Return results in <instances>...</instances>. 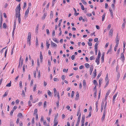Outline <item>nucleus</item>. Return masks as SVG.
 <instances>
[{
    "label": "nucleus",
    "mask_w": 126,
    "mask_h": 126,
    "mask_svg": "<svg viewBox=\"0 0 126 126\" xmlns=\"http://www.w3.org/2000/svg\"><path fill=\"white\" fill-rule=\"evenodd\" d=\"M21 10L20 4V3L17 6L16 9V12H20Z\"/></svg>",
    "instance_id": "1"
},
{
    "label": "nucleus",
    "mask_w": 126,
    "mask_h": 126,
    "mask_svg": "<svg viewBox=\"0 0 126 126\" xmlns=\"http://www.w3.org/2000/svg\"><path fill=\"white\" fill-rule=\"evenodd\" d=\"M30 7H28L26 12H25V16H24V17H25V19H26L27 17L28 16V15L29 13V10Z\"/></svg>",
    "instance_id": "2"
},
{
    "label": "nucleus",
    "mask_w": 126,
    "mask_h": 126,
    "mask_svg": "<svg viewBox=\"0 0 126 126\" xmlns=\"http://www.w3.org/2000/svg\"><path fill=\"white\" fill-rule=\"evenodd\" d=\"M96 88V87H94L93 90V91L94 92V96L96 98V94L97 92Z\"/></svg>",
    "instance_id": "3"
},
{
    "label": "nucleus",
    "mask_w": 126,
    "mask_h": 126,
    "mask_svg": "<svg viewBox=\"0 0 126 126\" xmlns=\"http://www.w3.org/2000/svg\"><path fill=\"white\" fill-rule=\"evenodd\" d=\"M31 34L30 32H29L28 34L27 41H31Z\"/></svg>",
    "instance_id": "4"
},
{
    "label": "nucleus",
    "mask_w": 126,
    "mask_h": 126,
    "mask_svg": "<svg viewBox=\"0 0 126 126\" xmlns=\"http://www.w3.org/2000/svg\"><path fill=\"white\" fill-rule=\"evenodd\" d=\"M94 66L93 65H91L90 67V74L91 75L92 74V71L93 69Z\"/></svg>",
    "instance_id": "5"
},
{
    "label": "nucleus",
    "mask_w": 126,
    "mask_h": 126,
    "mask_svg": "<svg viewBox=\"0 0 126 126\" xmlns=\"http://www.w3.org/2000/svg\"><path fill=\"white\" fill-rule=\"evenodd\" d=\"M27 88L26 87H25L24 88V90H22V93L21 94V95L23 96H25V91L26 92V91Z\"/></svg>",
    "instance_id": "6"
},
{
    "label": "nucleus",
    "mask_w": 126,
    "mask_h": 126,
    "mask_svg": "<svg viewBox=\"0 0 126 126\" xmlns=\"http://www.w3.org/2000/svg\"><path fill=\"white\" fill-rule=\"evenodd\" d=\"M106 115V110H105L104 111V112L103 114V115L102 118V120L103 121L105 118V117Z\"/></svg>",
    "instance_id": "7"
},
{
    "label": "nucleus",
    "mask_w": 126,
    "mask_h": 126,
    "mask_svg": "<svg viewBox=\"0 0 126 126\" xmlns=\"http://www.w3.org/2000/svg\"><path fill=\"white\" fill-rule=\"evenodd\" d=\"M20 12H16V18L20 17Z\"/></svg>",
    "instance_id": "8"
},
{
    "label": "nucleus",
    "mask_w": 126,
    "mask_h": 126,
    "mask_svg": "<svg viewBox=\"0 0 126 126\" xmlns=\"http://www.w3.org/2000/svg\"><path fill=\"white\" fill-rule=\"evenodd\" d=\"M109 11L110 14L111 16L113 17V13L111 8H109Z\"/></svg>",
    "instance_id": "9"
},
{
    "label": "nucleus",
    "mask_w": 126,
    "mask_h": 126,
    "mask_svg": "<svg viewBox=\"0 0 126 126\" xmlns=\"http://www.w3.org/2000/svg\"><path fill=\"white\" fill-rule=\"evenodd\" d=\"M116 40V43H119V38H118V33H117L116 36L115 38Z\"/></svg>",
    "instance_id": "10"
},
{
    "label": "nucleus",
    "mask_w": 126,
    "mask_h": 126,
    "mask_svg": "<svg viewBox=\"0 0 126 126\" xmlns=\"http://www.w3.org/2000/svg\"><path fill=\"white\" fill-rule=\"evenodd\" d=\"M124 51L121 54V58H122V61H124L125 60V57L124 56Z\"/></svg>",
    "instance_id": "11"
},
{
    "label": "nucleus",
    "mask_w": 126,
    "mask_h": 126,
    "mask_svg": "<svg viewBox=\"0 0 126 126\" xmlns=\"http://www.w3.org/2000/svg\"><path fill=\"white\" fill-rule=\"evenodd\" d=\"M104 102L102 101V103L101 104V112H102L103 109V108L104 107Z\"/></svg>",
    "instance_id": "12"
},
{
    "label": "nucleus",
    "mask_w": 126,
    "mask_h": 126,
    "mask_svg": "<svg viewBox=\"0 0 126 126\" xmlns=\"http://www.w3.org/2000/svg\"><path fill=\"white\" fill-rule=\"evenodd\" d=\"M117 93H116L113 97V103H114L115 102V98L116 97V96H117Z\"/></svg>",
    "instance_id": "13"
},
{
    "label": "nucleus",
    "mask_w": 126,
    "mask_h": 126,
    "mask_svg": "<svg viewBox=\"0 0 126 126\" xmlns=\"http://www.w3.org/2000/svg\"><path fill=\"white\" fill-rule=\"evenodd\" d=\"M51 45L54 47H56L57 45L55 43L53 42L52 41L51 42Z\"/></svg>",
    "instance_id": "14"
},
{
    "label": "nucleus",
    "mask_w": 126,
    "mask_h": 126,
    "mask_svg": "<svg viewBox=\"0 0 126 126\" xmlns=\"http://www.w3.org/2000/svg\"><path fill=\"white\" fill-rule=\"evenodd\" d=\"M54 93V96H56L57 94L58 93L57 91L56 90L55 88H54L53 89Z\"/></svg>",
    "instance_id": "15"
},
{
    "label": "nucleus",
    "mask_w": 126,
    "mask_h": 126,
    "mask_svg": "<svg viewBox=\"0 0 126 126\" xmlns=\"http://www.w3.org/2000/svg\"><path fill=\"white\" fill-rule=\"evenodd\" d=\"M80 108L78 110L77 114V116H78L79 115V116H80H80H81V113L80 112Z\"/></svg>",
    "instance_id": "16"
},
{
    "label": "nucleus",
    "mask_w": 126,
    "mask_h": 126,
    "mask_svg": "<svg viewBox=\"0 0 126 126\" xmlns=\"http://www.w3.org/2000/svg\"><path fill=\"white\" fill-rule=\"evenodd\" d=\"M113 31L112 29H110L109 33V34L111 36H112L113 35Z\"/></svg>",
    "instance_id": "17"
},
{
    "label": "nucleus",
    "mask_w": 126,
    "mask_h": 126,
    "mask_svg": "<svg viewBox=\"0 0 126 126\" xmlns=\"http://www.w3.org/2000/svg\"><path fill=\"white\" fill-rule=\"evenodd\" d=\"M99 60L100 59L96 58L95 60V62L96 63L97 65L99 64Z\"/></svg>",
    "instance_id": "18"
},
{
    "label": "nucleus",
    "mask_w": 126,
    "mask_h": 126,
    "mask_svg": "<svg viewBox=\"0 0 126 126\" xmlns=\"http://www.w3.org/2000/svg\"><path fill=\"white\" fill-rule=\"evenodd\" d=\"M47 94H48L49 95V96H51V95L52 94V93L49 90H47Z\"/></svg>",
    "instance_id": "19"
},
{
    "label": "nucleus",
    "mask_w": 126,
    "mask_h": 126,
    "mask_svg": "<svg viewBox=\"0 0 126 126\" xmlns=\"http://www.w3.org/2000/svg\"><path fill=\"white\" fill-rule=\"evenodd\" d=\"M76 99L77 100H78L79 97V94L78 92L76 93Z\"/></svg>",
    "instance_id": "20"
},
{
    "label": "nucleus",
    "mask_w": 126,
    "mask_h": 126,
    "mask_svg": "<svg viewBox=\"0 0 126 126\" xmlns=\"http://www.w3.org/2000/svg\"><path fill=\"white\" fill-rule=\"evenodd\" d=\"M98 45V43L97 42H96L95 45L94 46V48L95 49H98V47L97 46Z\"/></svg>",
    "instance_id": "21"
},
{
    "label": "nucleus",
    "mask_w": 126,
    "mask_h": 126,
    "mask_svg": "<svg viewBox=\"0 0 126 126\" xmlns=\"http://www.w3.org/2000/svg\"><path fill=\"white\" fill-rule=\"evenodd\" d=\"M36 46H37L38 45V38L37 37H36Z\"/></svg>",
    "instance_id": "22"
},
{
    "label": "nucleus",
    "mask_w": 126,
    "mask_h": 126,
    "mask_svg": "<svg viewBox=\"0 0 126 126\" xmlns=\"http://www.w3.org/2000/svg\"><path fill=\"white\" fill-rule=\"evenodd\" d=\"M83 86L84 87L85 86H86V82L85 80V79H84L83 80Z\"/></svg>",
    "instance_id": "23"
},
{
    "label": "nucleus",
    "mask_w": 126,
    "mask_h": 126,
    "mask_svg": "<svg viewBox=\"0 0 126 126\" xmlns=\"http://www.w3.org/2000/svg\"><path fill=\"white\" fill-rule=\"evenodd\" d=\"M17 116L19 117H23L22 114L21 113H19L17 115Z\"/></svg>",
    "instance_id": "24"
},
{
    "label": "nucleus",
    "mask_w": 126,
    "mask_h": 126,
    "mask_svg": "<svg viewBox=\"0 0 126 126\" xmlns=\"http://www.w3.org/2000/svg\"><path fill=\"white\" fill-rule=\"evenodd\" d=\"M85 65L86 67L88 68L89 67V65L88 63H86L85 64Z\"/></svg>",
    "instance_id": "25"
},
{
    "label": "nucleus",
    "mask_w": 126,
    "mask_h": 126,
    "mask_svg": "<svg viewBox=\"0 0 126 126\" xmlns=\"http://www.w3.org/2000/svg\"><path fill=\"white\" fill-rule=\"evenodd\" d=\"M106 14L105 13L102 16V21H103L105 17V16Z\"/></svg>",
    "instance_id": "26"
},
{
    "label": "nucleus",
    "mask_w": 126,
    "mask_h": 126,
    "mask_svg": "<svg viewBox=\"0 0 126 126\" xmlns=\"http://www.w3.org/2000/svg\"><path fill=\"white\" fill-rule=\"evenodd\" d=\"M53 40L56 43H58L59 42V41L58 40H57L56 38H53Z\"/></svg>",
    "instance_id": "27"
},
{
    "label": "nucleus",
    "mask_w": 126,
    "mask_h": 126,
    "mask_svg": "<svg viewBox=\"0 0 126 126\" xmlns=\"http://www.w3.org/2000/svg\"><path fill=\"white\" fill-rule=\"evenodd\" d=\"M3 28L4 29H6L7 27L6 24L5 23H4L3 24Z\"/></svg>",
    "instance_id": "28"
},
{
    "label": "nucleus",
    "mask_w": 126,
    "mask_h": 126,
    "mask_svg": "<svg viewBox=\"0 0 126 126\" xmlns=\"http://www.w3.org/2000/svg\"><path fill=\"white\" fill-rule=\"evenodd\" d=\"M85 0H81V1L83 4L84 5H86L87 4V2L85 1Z\"/></svg>",
    "instance_id": "29"
},
{
    "label": "nucleus",
    "mask_w": 126,
    "mask_h": 126,
    "mask_svg": "<svg viewBox=\"0 0 126 126\" xmlns=\"http://www.w3.org/2000/svg\"><path fill=\"white\" fill-rule=\"evenodd\" d=\"M3 21V19L2 17V15L0 16V24L1 25L2 24V22Z\"/></svg>",
    "instance_id": "30"
},
{
    "label": "nucleus",
    "mask_w": 126,
    "mask_h": 126,
    "mask_svg": "<svg viewBox=\"0 0 126 126\" xmlns=\"http://www.w3.org/2000/svg\"><path fill=\"white\" fill-rule=\"evenodd\" d=\"M120 77V73L118 72V73L117 75V80H118V79H119Z\"/></svg>",
    "instance_id": "31"
},
{
    "label": "nucleus",
    "mask_w": 126,
    "mask_h": 126,
    "mask_svg": "<svg viewBox=\"0 0 126 126\" xmlns=\"http://www.w3.org/2000/svg\"><path fill=\"white\" fill-rule=\"evenodd\" d=\"M47 15L45 13L44 14L43 16L42 17V18L43 19H45L46 16Z\"/></svg>",
    "instance_id": "32"
},
{
    "label": "nucleus",
    "mask_w": 126,
    "mask_h": 126,
    "mask_svg": "<svg viewBox=\"0 0 126 126\" xmlns=\"http://www.w3.org/2000/svg\"><path fill=\"white\" fill-rule=\"evenodd\" d=\"M8 91H6L5 92L4 94L3 95V97H5L7 96V94H8Z\"/></svg>",
    "instance_id": "33"
},
{
    "label": "nucleus",
    "mask_w": 126,
    "mask_h": 126,
    "mask_svg": "<svg viewBox=\"0 0 126 126\" xmlns=\"http://www.w3.org/2000/svg\"><path fill=\"white\" fill-rule=\"evenodd\" d=\"M11 81L6 86V87H10L11 86Z\"/></svg>",
    "instance_id": "34"
},
{
    "label": "nucleus",
    "mask_w": 126,
    "mask_h": 126,
    "mask_svg": "<svg viewBox=\"0 0 126 126\" xmlns=\"http://www.w3.org/2000/svg\"><path fill=\"white\" fill-rule=\"evenodd\" d=\"M46 45L47 47H49L50 45V44L48 43V42L47 41H46Z\"/></svg>",
    "instance_id": "35"
},
{
    "label": "nucleus",
    "mask_w": 126,
    "mask_h": 126,
    "mask_svg": "<svg viewBox=\"0 0 126 126\" xmlns=\"http://www.w3.org/2000/svg\"><path fill=\"white\" fill-rule=\"evenodd\" d=\"M80 117H81L80 115V116H79L78 118V119L77 122H80Z\"/></svg>",
    "instance_id": "36"
},
{
    "label": "nucleus",
    "mask_w": 126,
    "mask_h": 126,
    "mask_svg": "<svg viewBox=\"0 0 126 126\" xmlns=\"http://www.w3.org/2000/svg\"><path fill=\"white\" fill-rule=\"evenodd\" d=\"M110 90H109L108 91H107V92L106 93V96H108L109 95V94L110 93Z\"/></svg>",
    "instance_id": "37"
},
{
    "label": "nucleus",
    "mask_w": 126,
    "mask_h": 126,
    "mask_svg": "<svg viewBox=\"0 0 126 126\" xmlns=\"http://www.w3.org/2000/svg\"><path fill=\"white\" fill-rule=\"evenodd\" d=\"M34 77L35 78H36V72L35 71H33Z\"/></svg>",
    "instance_id": "38"
},
{
    "label": "nucleus",
    "mask_w": 126,
    "mask_h": 126,
    "mask_svg": "<svg viewBox=\"0 0 126 126\" xmlns=\"http://www.w3.org/2000/svg\"><path fill=\"white\" fill-rule=\"evenodd\" d=\"M26 6H27V3H26V2H24V6H23V8H25Z\"/></svg>",
    "instance_id": "39"
},
{
    "label": "nucleus",
    "mask_w": 126,
    "mask_h": 126,
    "mask_svg": "<svg viewBox=\"0 0 126 126\" xmlns=\"http://www.w3.org/2000/svg\"><path fill=\"white\" fill-rule=\"evenodd\" d=\"M17 18L19 23V24H20L21 23V18H20V17H18Z\"/></svg>",
    "instance_id": "40"
},
{
    "label": "nucleus",
    "mask_w": 126,
    "mask_h": 126,
    "mask_svg": "<svg viewBox=\"0 0 126 126\" xmlns=\"http://www.w3.org/2000/svg\"><path fill=\"white\" fill-rule=\"evenodd\" d=\"M88 44L89 46H91L92 45V43L90 42H88Z\"/></svg>",
    "instance_id": "41"
},
{
    "label": "nucleus",
    "mask_w": 126,
    "mask_h": 126,
    "mask_svg": "<svg viewBox=\"0 0 126 126\" xmlns=\"http://www.w3.org/2000/svg\"><path fill=\"white\" fill-rule=\"evenodd\" d=\"M48 64L49 66H51V62L49 60H48Z\"/></svg>",
    "instance_id": "42"
},
{
    "label": "nucleus",
    "mask_w": 126,
    "mask_h": 126,
    "mask_svg": "<svg viewBox=\"0 0 126 126\" xmlns=\"http://www.w3.org/2000/svg\"><path fill=\"white\" fill-rule=\"evenodd\" d=\"M90 60H94L95 59V58L93 56H91L90 57Z\"/></svg>",
    "instance_id": "43"
},
{
    "label": "nucleus",
    "mask_w": 126,
    "mask_h": 126,
    "mask_svg": "<svg viewBox=\"0 0 126 126\" xmlns=\"http://www.w3.org/2000/svg\"><path fill=\"white\" fill-rule=\"evenodd\" d=\"M37 112V109H35L34 110V114H36Z\"/></svg>",
    "instance_id": "44"
},
{
    "label": "nucleus",
    "mask_w": 126,
    "mask_h": 126,
    "mask_svg": "<svg viewBox=\"0 0 126 126\" xmlns=\"http://www.w3.org/2000/svg\"><path fill=\"white\" fill-rule=\"evenodd\" d=\"M125 24H126V23H125V22H124L123 23L122 25V29L124 28H125Z\"/></svg>",
    "instance_id": "45"
},
{
    "label": "nucleus",
    "mask_w": 126,
    "mask_h": 126,
    "mask_svg": "<svg viewBox=\"0 0 126 126\" xmlns=\"http://www.w3.org/2000/svg\"><path fill=\"white\" fill-rule=\"evenodd\" d=\"M40 76V71H39L38 72V74L37 77L39 78Z\"/></svg>",
    "instance_id": "46"
},
{
    "label": "nucleus",
    "mask_w": 126,
    "mask_h": 126,
    "mask_svg": "<svg viewBox=\"0 0 126 126\" xmlns=\"http://www.w3.org/2000/svg\"><path fill=\"white\" fill-rule=\"evenodd\" d=\"M34 118L33 117L32 118V123L33 124H34Z\"/></svg>",
    "instance_id": "47"
},
{
    "label": "nucleus",
    "mask_w": 126,
    "mask_h": 126,
    "mask_svg": "<svg viewBox=\"0 0 126 126\" xmlns=\"http://www.w3.org/2000/svg\"><path fill=\"white\" fill-rule=\"evenodd\" d=\"M94 84L96 85L97 84V82L96 80H94Z\"/></svg>",
    "instance_id": "48"
},
{
    "label": "nucleus",
    "mask_w": 126,
    "mask_h": 126,
    "mask_svg": "<svg viewBox=\"0 0 126 126\" xmlns=\"http://www.w3.org/2000/svg\"><path fill=\"white\" fill-rule=\"evenodd\" d=\"M14 111V110H13L12 109V110L11 111L10 113V115L12 116L13 115V113Z\"/></svg>",
    "instance_id": "49"
},
{
    "label": "nucleus",
    "mask_w": 126,
    "mask_h": 126,
    "mask_svg": "<svg viewBox=\"0 0 126 126\" xmlns=\"http://www.w3.org/2000/svg\"><path fill=\"white\" fill-rule=\"evenodd\" d=\"M55 30H53V31L52 32V36H54L55 35Z\"/></svg>",
    "instance_id": "50"
},
{
    "label": "nucleus",
    "mask_w": 126,
    "mask_h": 126,
    "mask_svg": "<svg viewBox=\"0 0 126 126\" xmlns=\"http://www.w3.org/2000/svg\"><path fill=\"white\" fill-rule=\"evenodd\" d=\"M47 105V102L46 101H45L44 104V107H45Z\"/></svg>",
    "instance_id": "51"
},
{
    "label": "nucleus",
    "mask_w": 126,
    "mask_h": 126,
    "mask_svg": "<svg viewBox=\"0 0 126 126\" xmlns=\"http://www.w3.org/2000/svg\"><path fill=\"white\" fill-rule=\"evenodd\" d=\"M104 55H102L101 57V61L102 62L104 61Z\"/></svg>",
    "instance_id": "52"
},
{
    "label": "nucleus",
    "mask_w": 126,
    "mask_h": 126,
    "mask_svg": "<svg viewBox=\"0 0 126 126\" xmlns=\"http://www.w3.org/2000/svg\"><path fill=\"white\" fill-rule=\"evenodd\" d=\"M107 104V102H106L105 103V105L104 106V110H106V108Z\"/></svg>",
    "instance_id": "53"
},
{
    "label": "nucleus",
    "mask_w": 126,
    "mask_h": 126,
    "mask_svg": "<svg viewBox=\"0 0 126 126\" xmlns=\"http://www.w3.org/2000/svg\"><path fill=\"white\" fill-rule=\"evenodd\" d=\"M46 32H47V34L49 35V34L50 33L49 32V30L48 29H46Z\"/></svg>",
    "instance_id": "54"
},
{
    "label": "nucleus",
    "mask_w": 126,
    "mask_h": 126,
    "mask_svg": "<svg viewBox=\"0 0 126 126\" xmlns=\"http://www.w3.org/2000/svg\"><path fill=\"white\" fill-rule=\"evenodd\" d=\"M58 115V113H57L56 114L55 116L54 119H57V118Z\"/></svg>",
    "instance_id": "55"
},
{
    "label": "nucleus",
    "mask_w": 126,
    "mask_h": 126,
    "mask_svg": "<svg viewBox=\"0 0 126 126\" xmlns=\"http://www.w3.org/2000/svg\"><path fill=\"white\" fill-rule=\"evenodd\" d=\"M123 44V47H124L123 50H124V49H125V47L126 43L124 41Z\"/></svg>",
    "instance_id": "56"
},
{
    "label": "nucleus",
    "mask_w": 126,
    "mask_h": 126,
    "mask_svg": "<svg viewBox=\"0 0 126 126\" xmlns=\"http://www.w3.org/2000/svg\"><path fill=\"white\" fill-rule=\"evenodd\" d=\"M33 79L31 81V84H30L31 86H32V85L33 84Z\"/></svg>",
    "instance_id": "57"
},
{
    "label": "nucleus",
    "mask_w": 126,
    "mask_h": 126,
    "mask_svg": "<svg viewBox=\"0 0 126 126\" xmlns=\"http://www.w3.org/2000/svg\"><path fill=\"white\" fill-rule=\"evenodd\" d=\"M111 24H109L107 27L108 29L109 30L110 29V28L111 27Z\"/></svg>",
    "instance_id": "58"
},
{
    "label": "nucleus",
    "mask_w": 126,
    "mask_h": 126,
    "mask_svg": "<svg viewBox=\"0 0 126 126\" xmlns=\"http://www.w3.org/2000/svg\"><path fill=\"white\" fill-rule=\"evenodd\" d=\"M17 108V107L16 106H15L12 109L13 110H16Z\"/></svg>",
    "instance_id": "59"
},
{
    "label": "nucleus",
    "mask_w": 126,
    "mask_h": 126,
    "mask_svg": "<svg viewBox=\"0 0 126 126\" xmlns=\"http://www.w3.org/2000/svg\"><path fill=\"white\" fill-rule=\"evenodd\" d=\"M106 82H107V83L105 85V87H106L108 85V84H109V80H108L107 81H106Z\"/></svg>",
    "instance_id": "60"
},
{
    "label": "nucleus",
    "mask_w": 126,
    "mask_h": 126,
    "mask_svg": "<svg viewBox=\"0 0 126 126\" xmlns=\"http://www.w3.org/2000/svg\"><path fill=\"white\" fill-rule=\"evenodd\" d=\"M74 91H72V93L71 95V97H73L74 95Z\"/></svg>",
    "instance_id": "61"
},
{
    "label": "nucleus",
    "mask_w": 126,
    "mask_h": 126,
    "mask_svg": "<svg viewBox=\"0 0 126 126\" xmlns=\"http://www.w3.org/2000/svg\"><path fill=\"white\" fill-rule=\"evenodd\" d=\"M81 8L83 10H84L85 9L84 6L83 5L81 6Z\"/></svg>",
    "instance_id": "62"
},
{
    "label": "nucleus",
    "mask_w": 126,
    "mask_h": 126,
    "mask_svg": "<svg viewBox=\"0 0 126 126\" xmlns=\"http://www.w3.org/2000/svg\"><path fill=\"white\" fill-rule=\"evenodd\" d=\"M28 105H29L30 106H31L32 105L31 102L30 100L29 101Z\"/></svg>",
    "instance_id": "63"
},
{
    "label": "nucleus",
    "mask_w": 126,
    "mask_h": 126,
    "mask_svg": "<svg viewBox=\"0 0 126 126\" xmlns=\"http://www.w3.org/2000/svg\"><path fill=\"white\" fill-rule=\"evenodd\" d=\"M111 50L112 49H109L107 51V54H108L110 52H111Z\"/></svg>",
    "instance_id": "64"
}]
</instances>
